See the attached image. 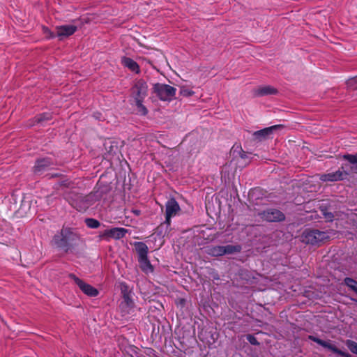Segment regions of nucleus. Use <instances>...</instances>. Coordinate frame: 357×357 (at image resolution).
<instances>
[{"mask_svg": "<svg viewBox=\"0 0 357 357\" xmlns=\"http://www.w3.org/2000/svg\"><path fill=\"white\" fill-rule=\"evenodd\" d=\"M80 241L79 235L73 229L63 227L53 236L51 243L57 250L68 253L77 247Z\"/></svg>", "mask_w": 357, "mask_h": 357, "instance_id": "f257e3e1", "label": "nucleus"}, {"mask_svg": "<svg viewBox=\"0 0 357 357\" xmlns=\"http://www.w3.org/2000/svg\"><path fill=\"white\" fill-rule=\"evenodd\" d=\"M102 191H93L87 195L75 193V192H64L63 198L78 211H86L96 201L102 197Z\"/></svg>", "mask_w": 357, "mask_h": 357, "instance_id": "f03ea898", "label": "nucleus"}, {"mask_svg": "<svg viewBox=\"0 0 357 357\" xmlns=\"http://www.w3.org/2000/svg\"><path fill=\"white\" fill-rule=\"evenodd\" d=\"M148 96V85L146 82L139 79L135 81L130 89V96L134 100L137 112L143 116L148 114L147 108L143 105V102Z\"/></svg>", "mask_w": 357, "mask_h": 357, "instance_id": "7ed1b4c3", "label": "nucleus"}, {"mask_svg": "<svg viewBox=\"0 0 357 357\" xmlns=\"http://www.w3.org/2000/svg\"><path fill=\"white\" fill-rule=\"evenodd\" d=\"M135 247L138 255V262L141 270L146 274L152 273L154 268L148 259V246L143 242H135Z\"/></svg>", "mask_w": 357, "mask_h": 357, "instance_id": "20e7f679", "label": "nucleus"}, {"mask_svg": "<svg viewBox=\"0 0 357 357\" xmlns=\"http://www.w3.org/2000/svg\"><path fill=\"white\" fill-rule=\"evenodd\" d=\"M241 250L240 245H209L204 248V252L211 257H221L225 255L239 252Z\"/></svg>", "mask_w": 357, "mask_h": 357, "instance_id": "39448f33", "label": "nucleus"}, {"mask_svg": "<svg viewBox=\"0 0 357 357\" xmlns=\"http://www.w3.org/2000/svg\"><path fill=\"white\" fill-rule=\"evenodd\" d=\"M329 238L327 232L318 229H307L301 235L302 242L306 244L317 245Z\"/></svg>", "mask_w": 357, "mask_h": 357, "instance_id": "423d86ee", "label": "nucleus"}, {"mask_svg": "<svg viewBox=\"0 0 357 357\" xmlns=\"http://www.w3.org/2000/svg\"><path fill=\"white\" fill-rule=\"evenodd\" d=\"M153 92L160 100H171L176 95V89L165 84L156 83L153 87Z\"/></svg>", "mask_w": 357, "mask_h": 357, "instance_id": "0eeeda50", "label": "nucleus"}, {"mask_svg": "<svg viewBox=\"0 0 357 357\" xmlns=\"http://www.w3.org/2000/svg\"><path fill=\"white\" fill-rule=\"evenodd\" d=\"M77 30V27L72 24H66L56 27V33L50 31L47 28H45V33H48L49 38H54L58 37L59 40H63L74 34Z\"/></svg>", "mask_w": 357, "mask_h": 357, "instance_id": "6e6552de", "label": "nucleus"}, {"mask_svg": "<svg viewBox=\"0 0 357 357\" xmlns=\"http://www.w3.org/2000/svg\"><path fill=\"white\" fill-rule=\"evenodd\" d=\"M128 230L123 227H112L100 232L98 238L100 241H109L111 239L119 240L126 236Z\"/></svg>", "mask_w": 357, "mask_h": 357, "instance_id": "1a4fd4ad", "label": "nucleus"}, {"mask_svg": "<svg viewBox=\"0 0 357 357\" xmlns=\"http://www.w3.org/2000/svg\"><path fill=\"white\" fill-rule=\"evenodd\" d=\"M308 339L317 343L320 346L323 347L325 349H327L334 354H336L341 357H351V354L348 352L343 351L338 348H337L334 344H332L331 340L325 341L317 337H315L314 335H309Z\"/></svg>", "mask_w": 357, "mask_h": 357, "instance_id": "9d476101", "label": "nucleus"}, {"mask_svg": "<svg viewBox=\"0 0 357 357\" xmlns=\"http://www.w3.org/2000/svg\"><path fill=\"white\" fill-rule=\"evenodd\" d=\"M69 278H71L75 283L79 287L82 291L86 295L91 297H96L98 295V289L91 284L84 282L82 280L79 279L75 274L70 273Z\"/></svg>", "mask_w": 357, "mask_h": 357, "instance_id": "9b49d317", "label": "nucleus"}, {"mask_svg": "<svg viewBox=\"0 0 357 357\" xmlns=\"http://www.w3.org/2000/svg\"><path fill=\"white\" fill-rule=\"evenodd\" d=\"M260 218L267 222H281L284 220V214L278 209L268 208L259 213Z\"/></svg>", "mask_w": 357, "mask_h": 357, "instance_id": "f8f14e48", "label": "nucleus"}, {"mask_svg": "<svg viewBox=\"0 0 357 357\" xmlns=\"http://www.w3.org/2000/svg\"><path fill=\"white\" fill-rule=\"evenodd\" d=\"M282 128V125H275L270 127H267L264 129L255 131L253 133V137L256 140L262 141L268 138L273 133L274 131H276Z\"/></svg>", "mask_w": 357, "mask_h": 357, "instance_id": "ddd939ff", "label": "nucleus"}, {"mask_svg": "<svg viewBox=\"0 0 357 357\" xmlns=\"http://www.w3.org/2000/svg\"><path fill=\"white\" fill-rule=\"evenodd\" d=\"M349 174V172L347 171H341L338 169L335 172H331L328 174H321L319 179L321 181H342L346 176Z\"/></svg>", "mask_w": 357, "mask_h": 357, "instance_id": "4468645a", "label": "nucleus"}, {"mask_svg": "<svg viewBox=\"0 0 357 357\" xmlns=\"http://www.w3.org/2000/svg\"><path fill=\"white\" fill-rule=\"evenodd\" d=\"M230 154L234 158H239L241 160H243L242 164L243 166L248 165L250 161L248 153L242 149L240 145L234 144L231 149Z\"/></svg>", "mask_w": 357, "mask_h": 357, "instance_id": "2eb2a0df", "label": "nucleus"}, {"mask_svg": "<svg viewBox=\"0 0 357 357\" xmlns=\"http://www.w3.org/2000/svg\"><path fill=\"white\" fill-rule=\"evenodd\" d=\"M53 165L51 158H45L38 159L33 167L35 174H40Z\"/></svg>", "mask_w": 357, "mask_h": 357, "instance_id": "dca6fc26", "label": "nucleus"}, {"mask_svg": "<svg viewBox=\"0 0 357 357\" xmlns=\"http://www.w3.org/2000/svg\"><path fill=\"white\" fill-rule=\"evenodd\" d=\"M165 208V214L168 215V217H174L181 209L178 203L174 198L167 200Z\"/></svg>", "mask_w": 357, "mask_h": 357, "instance_id": "f3484780", "label": "nucleus"}, {"mask_svg": "<svg viewBox=\"0 0 357 357\" xmlns=\"http://www.w3.org/2000/svg\"><path fill=\"white\" fill-rule=\"evenodd\" d=\"M121 294L123 298V302L128 307H134V301L131 296V291H129L128 287L126 283L121 284Z\"/></svg>", "mask_w": 357, "mask_h": 357, "instance_id": "a211bd4d", "label": "nucleus"}, {"mask_svg": "<svg viewBox=\"0 0 357 357\" xmlns=\"http://www.w3.org/2000/svg\"><path fill=\"white\" fill-rule=\"evenodd\" d=\"M121 61L122 64L132 72H134L137 74L140 73V68L138 63L132 59L124 56L122 58Z\"/></svg>", "mask_w": 357, "mask_h": 357, "instance_id": "6ab92c4d", "label": "nucleus"}, {"mask_svg": "<svg viewBox=\"0 0 357 357\" xmlns=\"http://www.w3.org/2000/svg\"><path fill=\"white\" fill-rule=\"evenodd\" d=\"M342 159L347 160L351 165L350 171L357 172V153L356 154H344L342 155Z\"/></svg>", "mask_w": 357, "mask_h": 357, "instance_id": "aec40b11", "label": "nucleus"}, {"mask_svg": "<svg viewBox=\"0 0 357 357\" xmlns=\"http://www.w3.org/2000/svg\"><path fill=\"white\" fill-rule=\"evenodd\" d=\"M278 91L276 89L271 86H264L259 87L256 91V94L259 96H264L271 94H276Z\"/></svg>", "mask_w": 357, "mask_h": 357, "instance_id": "412c9836", "label": "nucleus"}, {"mask_svg": "<svg viewBox=\"0 0 357 357\" xmlns=\"http://www.w3.org/2000/svg\"><path fill=\"white\" fill-rule=\"evenodd\" d=\"M52 115L50 112H44L39 114L34 117V121L37 123L44 125L45 122L50 121Z\"/></svg>", "mask_w": 357, "mask_h": 357, "instance_id": "4be33fe9", "label": "nucleus"}, {"mask_svg": "<svg viewBox=\"0 0 357 357\" xmlns=\"http://www.w3.org/2000/svg\"><path fill=\"white\" fill-rule=\"evenodd\" d=\"M85 224L91 229H97L100 226V222L98 220L91 218L85 219Z\"/></svg>", "mask_w": 357, "mask_h": 357, "instance_id": "5701e85b", "label": "nucleus"}, {"mask_svg": "<svg viewBox=\"0 0 357 357\" xmlns=\"http://www.w3.org/2000/svg\"><path fill=\"white\" fill-rule=\"evenodd\" d=\"M344 284L352 291L357 287V281L349 277L344 279Z\"/></svg>", "mask_w": 357, "mask_h": 357, "instance_id": "b1692460", "label": "nucleus"}, {"mask_svg": "<svg viewBox=\"0 0 357 357\" xmlns=\"http://www.w3.org/2000/svg\"><path fill=\"white\" fill-rule=\"evenodd\" d=\"M345 344L353 354H357V342H356L351 340H347L345 342Z\"/></svg>", "mask_w": 357, "mask_h": 357, "instance_id": "393cba45", "label": "nucleus"}, {"mask_svg": "<svg viewBox=\"0 0 357 357\" xmlns=\"http://www.w3.org/2000/svg\"><path fill=\"white\" fill-rule=\"evenodd\" d=\"M346 84L349 89L352 90L357 89V76L348 79Z\"/></svg>", "mask_w": 357, "mask_h": 357, "instance_id": "a878e982", "label": "nucleus"}, {"mask_svg": "<svg viewBox=\"0 0 357 357\" xmlns=\"http://www.w3.org/2000/svg\"><path fill=\"white\" fill-rule=\"evenodd\" d=\"M194 93H195V92L192 90H191L187 87H185V86L181 87L180 95L182 96L190 97V96H192Z\"/></svg>", "mask_w": 357, "mask_h": 357, "instance_id": "bb28decb", "label": "nucleus"}, {"mask_svg": "<svg viewBox=\"0 0 357 357\" xmlns=\"http://www.w3.org/2000/svg\"><path fill=\"white\" fill-rule=\"evenodd\" d=\"M246 339L249 342V343L251 344L252 345H255V346L259 345V341L253 335L248 334L246 336Z\"/></svg>", "mask_w": 357, "mask_h": 357, "instance_id": "cd10ccee", "label": "nucleus"}, {"mask_svg": "<svg viewBox=\"0 0 357 357\" xmlns=\"http://www.w3.org/2000/svg\"><path fill=\"white\" fill-rule=\"evenodd\" d=\"M59 185L61 187H66V188H73V183L69 181L68 179H64L59 182Z\"/></svg>", "mask_w": 357, "mask_h": 357, "instance_id": "c85d7f7f", "label": "nucleus"}, {"mask_svg": "<svg viewBox=\"0 0 357 357\" xmlns=\"http://www.w3.org/2000/svg\"><path fill=\"white\" fill-rule=\"evenodd\" d=\"M322 211V213L324 216V218L328 220V221H332L333 219L334 218V215L333 214L331 213V212H327V211H325L324 210H321Z\"/></svg>", "mask_w": 357, "mask_h": 357, "instance_id": "c756f323", "label": "nucleus"}, {"mask_svg": "<svg viewBox=\"0 0 357 357\" xmlns=\"http://www.w3.org/2000/svg\"><path fill=\"white\" fill-rule=\"evenodd\" d=\"M130 212L133 213L135 216H139L142 214L141 211L137 208H132L130 210Z\"/></svg>", "mask_w": 357, "mask_h": 357, "instance_id": "7c9ffc66", "label": "nucleus"}, {"mask_svg": "<svg viewBox=\"0 0 357 357\" xmlns=\"http://www.w3.org/2000/svg\"><path fill=\"white\" fill-rule=\"evenodd\" d=\"M172 217H168V215H166L165 214V223L167 224V225H170L171 224V218Z\"/></svg>", "mask_w": 357, "mask_h": 357, "instance_id": "2f4dec72", "label": "nucleus"}, {"mask_svg": "<svg viewBox=\"0 0 357 357\" xmlns=\"http://www.w3.org/2000/svg\"><path fill=\"white\" fill-rule=\"evenodd\" d=\"M354 301H355L356 302V303H357V300H354Z\"/></svg>", "mask_w": 357, "mask_h": 357, "instance_id": "473e14b6", "label": "nucleus"}]
</instances>
